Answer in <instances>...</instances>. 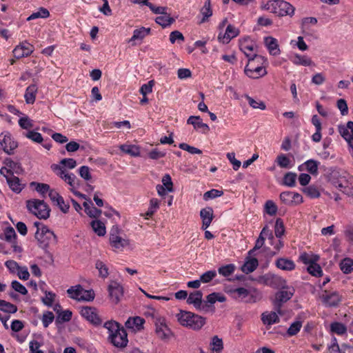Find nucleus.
Listing matches in <instances>:
<instances>
[{"label":"nucleus","instance_id":"nucleus-1","mask_svg":"<svg viewBox=\"0 0 353 353\" xmlns=\"http://www.w3.org/2000/svg\"><path fill=\"white\" fill-rule=\"evenodd\" d=\"M268 61L267 59L263 56L256 54H253V57L250 58L248 63L245 67V74L251 79H259L267 74V70L263 65H254L255 62L259 64H264Z\"/></svg>","mask_w":353,"mask_h":353},{"label":"nucleus","instance_id":"nucleus-2","mask_svg":"<svg viewBox=\"0 0 353 353\" xmlns=\"http://www.w3.org/2000/svg\"><path fill=\"white\" fill-rule=\"evenodd\" d=\"M176 317L181 325L194 330H200L205 323V318L190 312L181 310Z\"/></svg>","mask_w":353,"mask_h":353},{"label":"nucleus","instance_id":"nucleus-3","mask_svg":"<svg viewBox=\"0 0 353 353\" xmlns=\"http://www.w3.org/2000/svg\"><path fill=\"white\" fill-rule=\"evenodd\" d=\"M34 225L37 228L35 238L38 241L39 247L47 248L50 245L57 243V236L47 226L39 222H34Z\"/></svg>","mask_w":353,"mask_h":353},{"label":"nucleus","instance_id":"nucleus-4","mask_svg":"<svg viewBox=\"0 0 353 353\" xmlns=\"http://www.w3.org/2000/svg\"><path fill=\"white\" fill-rule=\"evenodd\" d=\"M263 8L270 12L278 16H292L294 12V8L288 2L283 0H271L268 1Z\"/></svg>","mask_w":353,"mask_h":353},{"label":"nucleus","instance_id":"nucleus-5","mask_svg":"<svg viewBox=\"0 0 353 353\" xmlns=\"http://www.w3.org/2000/svg\"><path fill=\"white\" fill-rule=\"evenodd\" d=\"M27 208L39 219H46L50 216V210L43 201L39 199L28 200L27 201Z\"/></svg>","mask_w":353,"mask_h":353},{"label":"nucleus","instance_id":"nucleus-6","mask_svg":"<svg viewBox=\"0 0 353 353\" xmlns=\"http://www.w3.org/2000/svg\"><path fill=\"white\" fill-rule=\"evenodd\" d=\"M333 184L343 193L353 197V176L349 173L343 171Z\"/></svg>","mask_w":353,"mask_h":353},{"label":"nucleus","instance_id":"nucleus-7","mask_svg":"<svg viewBox=\"0 0 353 353\" xmlns=\"http://www.w3.org/2000/svg\"><path fill=\"white\" fill-rule=\"evenodd\" d=\"M68 296L78 301H91L94 299V291L86 290L81 285L72 286L67 290Z\"/></svg>","mask_w":353,"mask_h":353},{"label":"nucleus","instance_id":"nucleus-8","mask_svg":"<svg viewBox=\"0 0 353 353\" xmlns=\"http://www.w3.org/2000/svg\"><path fill=\"white\" fill-rule=\"evenodd\" d=\"M256 281L260 283L274 289L284 288L286 281L281 276L268 272L264 275L259 276Z\"/></svg>","mask_w":353,"mask_h":353},{"label":"nucleus","instance_id":"nucleus-9","mask_svg":"<svg viewBox=\"0 0 353 353\" xmlns=\"http://www.w3.org/2000/svg\"><path fill=\"white\" fill-rule=\"evenodd\" d=\"M225 292L232 299L236 300H245L247 303H255L259 300V294L256 293V295H250L248 299H245L249 295L250 292L245 288H226Z\"/></svg>","mask_w":353,"mask_h":353},{"label":"nucleus","instance_id":"nucleus-10","mask_svg":"<svg viewBox=\"0 0 353 353\" xmlns=\"http://www.w3.org/2000/svg\"><path fill=\"white\" fill-rule=\"evenodd\" d=\"M80 314L94 326H99L102 324V319L99 314V312L97 309L94 307H81L80 309Z\"/></svg>","mask_w":353,"mask_h":353},{"label":"nucleus","instance_id":"nucleus-11","mask_svg":"<svg viewBox=\"0 0 353 353\" xmlns=\"http://www.w3.org/2000/svg\"><path fill=\"white\" fill-rule=\"evenodd\" d=\"M0 145L6 154L10 155L18 147V143L14 141L10 132L6 131L0 134Z\"/></svg>","mask_w":353,"mask_h":353},{"label":"nucleus","instance_id":"nucleus-12","mask_svg":"<svg viewBox=\"0 0 353 353\" xmlns=\"http://www.w3.org/2000/svg\"><path fill=\"white\" fill-rule=\"evenodd\" d=\"M322 303L328 307H336L341 301L342 296L336 291L324 290L320 296Z\"/></svg>","mask_w":353,"mask_h":353},{"label":"nucleus","instance_id":"nucleus-13","mask_svg":"<svg viewBox=\"0 0 353 353\" xmlns=\"http://www.w3.org/2000/svg\"><path fill=\"white\" fill-rule=\"evenodd\" d=\"M110 243L112 247L116 250H122L128 245V241L119 235V230L117 227H113L110 233Z\"/></svg>","mask_w":353,"mask_h":353},{"label":"nucleus","instance_id":"nucleus-14","mask_svg":"<svg viewBox=\"0 0 353 353\" xmlns=\"http://www.w3.org/2000/svg\"><path fill=\"white\" fill-rule=\"evenodd\" d=\"M54 170H57V174L67 183L72 188H75L78 185L77 176L72 173H68L63 167L58 165H53Z\"/></svg>","mask_w":353,"mask_h":353},{"label":"nucleus","instance_id":"nucleus-15","mask_svg":"<svg viewBox=\"0 0 353 353\" xmlns=\"http://www.w3.org/2000/svg\"><path fill=\"white\" fill-rule=\"evenodd\" d=\"M34 51V47L27 41H23L17 46L12 52L16 59H21L30 55Z\"/></svg>","mask_w":353,"mask_h":353},{"label":"nucleus","instance_id":"nucleus-16","mask_svg":"<svg viewBox=\"0 0 353 353\" xmlns=\"http://www.w3.org/2000/svg\"><path fill=\"white\" fill-rule=\"evenodd\" d=\"M266 237H268V239L271 241H272L274 239L272 231L268 228L267 225L262 229L259 238L256 239L255 242V245L254 248L249 251V254H252L255 250L261 248L264 245Z\"/></svg>","mask_w":353,"mask_h":353},{"label":"nucleus","instance_id":"nucleus-17","mask_svg":"<svg viewBox=\"0 0 353 353\" xmlns=\"http://www.w3.org/2000/svg\"><path fill=\"white\" fill-rule=\"evenodd\" d=\"M110 342L117 347H125L128 342V335L124 328L109 336Z\"/></svg>","mask_w":353,"mask_h":353},{"label":"nucleus","instance_id":"nucleus-18","mask_svg":"<svg viewBox=\"0 0 353 353\" xmlns=\"http://www.w3.org/2000/svg\"><path fill=\"white\" fill-rule=\"evenodd\" d=\"M108 291L112 302L117 304L123 294L122 286L116 281H112L108 286Z\"/></svg>","mask_w":353,"mask_h":353},{"label":"nucleus","instance_id":"nucleus-19","mask_svg":"<svg viewBox=\"0 0 353 353\" xmlns=\"http://www.w3.org/2000/svg\"><path fill=\"white\" fill-rule=\"evenodd\" d=\"M294 291V290L293 289L292 290H281L276 294L274 305L279 313L281 314L280 308L281 307L282 304L287 302L292 297Z\"/></svg>","mask_w":353,"mask_h":353},{"label":"nucleus","instance_id":"nucleus-20","mask_svg":"<svg viewBox=\"0 0 353 353\" xmlns=\"http://www.w3.org/2000/svg\"><path fill=\"white\" fill-rule=\"evenodd\" d=\"M255 43L248 38H245L239 41L240 50L245 54L248 59L253 57L254 52Z\"/></svg>","mask_w":353,"mask_h":353},{"label":"nucleus","instance_id":"nucleus-21","mask_svg":"<svg viewBox=\"0 0 353 353\" xmlns=\"http://www.w3.org/2000/svg\"><path fill=\"white\" fill-rule=\"evenodd\" d=\"M239 32L240 31L238 28L234 27L233 25L229 24L223 35L221 33L219 34L218 39L223 43H228L232 39L237 37L239 34Z\"/></svg>","mask_w":353,"mask_h":353},{"label":"nucleus","instance_id":"nucleus-22","mask_svg":"<svg viewBox=\"0 0 353 353\" xmlns=\"http://www.w3.org/2000/svg\"><path fill=\"white\" fill-rule=\"evenodd\" d=\"M200 216L202 219L201 229L205 230L210 225L214 218L212 208L206 207L201 209L200 211Z\"/></svg>","mask_w":353,"mask_h":353},{"label":"nucleus","instance_id":"nucleus-23","mask_svg":"<svg viewBox=\"0 0 353 353\" xmlns=\"http://www.w3.org/2000/svg\"><path fill=\"white\" fill-rule=\"evenodd\" d=\"M290 60L296 65L311 66L314 65L312 59L307 55H301L297 53L290 57Z\"/></svg>","mask_w":353,"mask_h":353},{"label":"nucleus","instance_id":"nucleus-24","mask_svg":"<svg viewBox=\"0 0 353 353\" xmlns=\"http://www.w3.org/2000/svg\"><path fill=\"white\" fill-rule=\"evenodd\" d=\"M144 323V319L140 316L130 317L126 321L125 326L132 331H139L143 327Z\"/></svg>","mask_w":353,"mask_h":353},{"label":"nucleus","instance_id":"nucleus-25","mask_svg":"<svg viewBox=\"0 0 353 353\" xmlns=\"http://www.w3.org/2000/svg\"><path fill=\"white\" fill-rule=\"evenodd\" d=\"M187 123L192 125L195 130H201L204 133L210 130L209 126L203 123L202 119L199 116H190L187 120Z\"/></svg>","mask_w":353,"mask_h":353},{"label":"nucleus","instance_id":"nucleus-26","mask_svg":"<svg viewBox=\"0 0 353 353\" xmlns=\"http://www.w3.org/2000/svg\"><path fill=\"white\" fill-rule=\"evenodd\" d=\"M320 163L314 159H309L304 162L302 165L299 166V170H306L310 174L312 175H317L318 168Z\"/></svg>","mask_w":353,"mask_h":353},{"label":"nucleus","instance_id":"nucleus-27","mask_svg":"<svg viewBox=\"0 0 353 353\" xmlns=\"http://www.w3.org/2000/svg\"><path fill=\"white\" fill-rule=\"evenodd\" d=\"M264 42L271 55L276 56L280 54L281 50L279 47L278 41L275 38L267 37L265 38Z\"/></svg>","mask_w":353,"mask_h":353},{"label":"nucleus","instance_id":"nucleus-28","mask_svg":"<svg viewBox=\"0 0 353 353\" xmlns=\"http://www.w3.org/2000/svg\"><path fill=\"white\" fill-rule=\"evenodd\" d=\"M275 265L277 268L285 271H292L296 267L294 262L288 258H279L275 261Z\"/></svg>","mask_w":353,"mask_h":353},{"label":"nucleus","instance_id":"nucleus-29","mask_svg":"<svg viewBox=\"0 0 353 353\" xmlns=\"http://www.w3.org/2000/svg\"><path fill=\"white\" fill-rule=\"evenodd\" d=\"M202 296L203 294L199 290L192 292L188 297L187 303L188 304H193L197 310H200L201 307Z\"/></svg>","mask_w":353,"mask_h":353},{"label":"nucleus","instance_id":"nucleus-30","mask_svg":"<svg viewBox=\"0 0 353 353\" xmlns=\"http://www.w3.org/2000/svg\"><path fill=\"white\" fill-rule=\"evenodd\" d=\"M37 86L35 84L30 85L26 90L24 99L28 104H33L36 99Z\"/></svg>","mask_w":353,"mask_h":353},{"label":"nucleus","instance_id":"nucleus-31","mask_svg":"<svg viewBox=\"0 0 353 353\" xmlns=\"http://www.w3.org/2000/svg\"><path fill=\"white\" fill-rule=\"evenodd\" d=\"M10 177V178L6 181L10 188L15 193H20L24 188L25 185L21 183L19 179L17 176L14 175L13 176Z\"/></svg>","mask_w":353,"mask_h":353},{"label":"nucleus","instance_id":"nucleus-32","mask_svg":"<svg viewBox=\"0 0 353 353\" xmlns=\"http://www.w3.org/2000/svg\"><path fill=\"white\" fill-rule=\"evenodd\" d=\"M261 321L265 325H272L279 322V318L275 312H263L261 314Z\"/></svg>","mask_w":353,"mask_h":353},{"label":"nucleus","instance_id":"nucleus-33","mask_svg":"<svg viewBox=\"0 0 353 353\" xmlns=\"http://www.w3.org/2000/svg\"><path fill=\"white\" fill-rule=\"evenodd\" d=\"M259 265V261L256 258H252L246 261L241 266V271L245 274L254 272Z\"/></svg>","mask_w":353,"mask_h":353},{"label":"nucleus","instance_id":"nucleus-34","mask_svg":"<svg viewBox=\"0 0 353 353\" xmlns=\"http://www.w3.org/2000/svg\"><path fill=\"white\" fill-rule=\"evenodd\" d=\"M150 31L151 29L150 28L141 27L139 29H135L133 32V35L130 39L129 42H132L135 40H142L150 33Z\"/></svg>","mask_w":353,"mask_h":353},{"label":"nucleus","instance_id":"nucleus-35","mask_svg":"<svg viewBox=\"0 0 353 353\" xmlns=\"http://www.w3.org/2000/svg\"><path fill=\"white\" fill-rule=\"evenodd\" d=\"M200 12L202 15V19L200 23H203L208 20V19L212 15V10L211 8L210 0H207L204 3L203 6L201 8Z\"/></svg>","mask_w":353,"mask_h":353},{"label":"nucleus","instance_id":"nucleus-36","mask_svg":"<svg viewBox=\"0 0 353 353\" xmlns=\"http://www.w3.org/2000/svg\"><path fill=\"white\" fill-rule=\"evenodd\" d=\"M93 231L99 236H103L106 233L105 224L99 220H93L90 223Z\"/></svg>","mask_w":353,"mask_h":353},{"label":"nucleus","instance_id":"nucleus-37","mask_svg":"<svg viewBox=\"0 0 353 353\" xmlns=\"http://www.w3.org/2000/svg\"><path fill=\"white\" fill-rule=\"evenodd\" d=\"M349 347L345 344L342 345L341 347H340L336 338L333 336L331 340V344L328 346V350L330 353H345V349Z\"/></svg>","mask_w":353,"mask_h":353},{"label":"nucleus","instance_id":"nucleus-38","mask_svg":"<svg viewBox=\"0 0 353 353\" xmlns=\"http://www.w3.org/2000/svg\"><path fill=\"white\" fill-rule=\"evenodd\" d=\"M330 327V332L337 335H343L347 332V327L340 322H332Z\"/></svg>","mask_w":353,"mask_h":353},{"label":"nucleus","instance_id":"nucleus-39","mask_svg":"<svg viewBox=\"0 0 353 353\" xmlns=\"http://www.w3.org/2000/svg\"><path fill=\"white\" fill-rule=\"evenodd\" d=\"M83 206L85 208V213L92 218H98L100 216L101 214V210H99L96 207L93 205V204L91 203V204H88L86 202L83 203Z\"/></svg>","mask_w":353,"mask_h":353},{"label":"nucleus","instance_id":"nucleus-40","mask_svg":"<svg viewBox=\"0 0 353 353\" xmlns=\"http://www.w3.org/2000/svg\"><path fill=\"white\" fill-rule=\"evenodd\" d=\"M103 327L108 330L109 336H110L112 334H115L117 332H119L120 330L123 328L120 325L119 323H117L115 321H108L105 322L103 325Z\"/></svg>","mask_w":353,"mask_h":353},{"label":"nucleus","instance_id":"nucleus-41","mask_svg":"<svg viewBox=\"0 0 353 353\" xmlns=\"http://www.w3.org/2000/svg\"><path fill=\"white\" fill-rule=\"evenodd\" d=\"M50 16L49 11L43 7L39 8L38 11L32 12L28 18L27 21L34 20L38 18L46 19Z\"/></svg>","mask_w":353,"mask_h":353},{"label":"nucleus","instance_id":"nucleus-42","mask_svg":"<svg viewBox=\"0 0 353 353\" xmlns=\"http://www.w3.org/2000/svg\"><path fill=\"white\" fill-rule=\"evenodd\" d=\"M120 149L122 152L130 154L131 156L133 157H137L140 154L139 147L134 145L123 144L120 146Z\"/></svg>","mask_w":353,"mask_h":353},{"label":"nucleus","instance_id":"nucleus-43","mask_svg":"<svg viewBox=\"0 0 353 353\" xmlns=\"http://www.w3.org/2000/svg\"><path fill=\"white\" fill-rule=\"evenodd\" d=\"M0 310L6 313L14 314L17 312V307L10 302L0 299Z\"/></svg>","mask_w":353,"mask_h":353},{"label":"nucleus","instance_id":"nucleus-44","mask_svg":"<svg viewBox=\"0 0 353 353\" xmlns=\"http://www.w3.org/2000/svg\"><path fill=\"white\" fill-rule=\"evenodd\" d=\"M163 14V15L162 16L157 17L155 19L156 23L161 26L163 28H166L170 26L174 21V19L168 15L167 13Z\"/></svg>","mask_w":353,"mask_h":353},{"label":"nucleus","instance_id":"nucleus-45","mask_svg":"<svg viewBox=\"0 0 353 353\" xmlns=\"http://www.w3.org/2000/svg\"><path fill=\"white\" fill-rule=\"evenodd\" d=\"M276 162L282 168H291L292 167L291 160L284 154H279L276 159Z\"/></svg>","mask_w":353,"mask_h":353},{"label":"nucleus","instance_id":"nucleus-46","mask_svg":"<svg viewBox=\"0 0 353 353\" xmlns=\"http://www.w3.org/2000/svg\"><path fill=\"white\" fill-rule=\"evenodd\" d=\"M340 268L345 274H349L353 270V260L350 258L343 259L340 263Z\"/></svg>","mask_w":353,"mask_h":353},{"label":"nucleus","instance_id":"nucleus-47","mask_svg":"<svg viewBox=\"0 0 353 353\" xmlns=\"http://www.w3.org/2000/svg\"><path fill=\"white\" fill-rule=\"evenodd\" d=\"M223 348V343L222 339L217 336H213L212 339V342L210 343V349L212 352H221Z\"/></svg>","mask_w":353,"mask_h":353},{"label":"nucleus","instance_id":"nucleus-48","mask_svg":"<svg viewBox=\"0 0 353 353\" xmlns=\"http://www.w3.org/2000/svg\"><path fill=\"white\" fill-rule=\"evenodd\" d=\"M296 174L294 172H288L283 176V184L288 187H294L296 185Z\"/></svg>","mask_w":353,"mask_h":353},{"label":"nucleus","instance_id":"nucleus-49","mask_svg":"<svg viewBox=\"0 0 353 353\" xmlns=\"http://www.w3.org/2000/svg\"><path fill=\"white\" fill-rule=\"evenodd\" d=\"M235 270V265L234 264H228L223 265L218 269V272L223 276H229L234 273Z\"/></svg>","mask_w":353,"mask_h":353},{"label":"nucleus","instance_id":"nucleus-50","mask_svg":"<svg viewBox=\"0 0 353 353\" xmlns=\"http://www.w3.org/2000/svg\"><path fill=\"white\" fill-rule=\"evenodd\" d=\"M302 327V321L300 320H296L292 323L290 326L287 330V334L290 336H292L296 335L301 330Z\"/></svg>","mask_w":353,"mask_h":353},{"label":"nucleus","instance_id":"nucleus-51","mask_svg":"<svg viewBox=\"0 0 353 353\" xmlns=\"http://www.w3.org/2000/svg\"><path fill=\"white\" fill-rule=\"evenodd\" d=\"M207 301L211 304H213L216 301L223 303L226 301V297L221 293L213 292L207 296Z\"/></svg>","mask_w":353,"mask_h":353},{"label":"nucleus","instance_id":"nucleus-52","mask_svg":"<svg viewBox=\"0 0 353 353\" xmlns=\"http://www.w3.org/2000/svg\"><path fill=\"white\" fill-rule=\"evenodd\" d=\"M159 208V202L157 199H152L150 201V207L145 212V219L151 217Z\"/></svg>","mask_w":353,"mask_h":353},{"label":"nucleus","instance_id":"nucleus-53","mask_svg":"<svg viewBox=\"0 0 353 353\" xmlns=\"http://www.w3.org/2000/svg\"><path fill=\"white\" fill-rule=\"evenodd\" d=\"M307 272L312 276H321L323 274V271L321 266L315 261L307 267Z\"/></svg>","mask_w":353,"mask_h":353},{"label":"nucleus","instance_id":"nucleus-54","mask_svg":"<svg viewBox=\"0 0 353 353\" xmlns=\"http://www.w3.org/2000/svg\"><path fill=\"white\" fill-rule=\"evenodd\" d=\"M23 134L28 139L37 143H41L43 141L42 135L39 132H35L34 130H30L23 133Z\"/></svg>","mask_w":353,"mask_h":353},{"label":"nucleus","instance_id":"nucleus-55","mask_svg":"<svg viewBox=\"0 0 353 353\" xmlns=\"http://www.w3.org/2000/svg\"><path fill=\"white\" fill-rule=\"evenodd\" d=\"M96 268L99 270V276L103 279L107 278L109 275L108 268L106 265L101 261H97L95 263Z\"/></svg>","mask_w":353,"mask_h":353},{"label":"nucleus","instance_id":"nucleus-56","mask_svg":"<svg viewBox=\"0 0 353 353\" xmlns=\"http://www.w3.org/2000/svg\"><path fill=\"white\" fill-rule=\"evenodd\" d=\"M31 187H34L37 192L43 195L50 190V185L46 183H41L37 182L30 183Z\"/></svg>","mask_w":353,"mask_h":353},{"label":"nucleus","instance_id":"nucleus-57","mask_svg":"<svg viewBox=\"0 0 353 353\" xmlns=\"http://www.w3.org/2000/svg\"><path fill=\"white\" fill-rule=\"evenodd\" d=\"M303 191L307 196L311 199H315L320 196L319 189L314 185L306 187L303 188Z\"/></svg>","mask_w":353,"mask_h":353},{"label":"nucleus","instance_id":"nucleus-58","mask_svg":"<svg viewBox=\"0 0 353 353\" xmlns=\"http://www.w3.org/2000/svg\"><path fill=\"white\" fill-rule=\"evenodd\" d=\"M299 259L301 260V262H303L304 264L308 266L309 265L312 264L315 261H317L319 257L304 252L301 254V256H299Z\"/></svg>","mask_w":353,"mask_h":353},{"label":"nucleus","instance_id":"nucleus-59","mask_svg":"<svg viewBox=\"0 0 353 353\" xmlns=\"http://www.w3.org/2000/svg\"><path fill=\"white\" fill-rule=\"evenodd\" d=\"M223 194V192L221 190L212 189L209 191H207L203 194V199L205 201H208L209 199H213L219 196H221Z\"/></svg>","mask_w":353,"mask_h":353},{"label":"nucleus","instance_id":"nucleus-60","mask_svg":"<svg viewBox=\"0 0 353 353\" xmlns=\"http://www.w3.org/2000/svg\"><path fill=\"white\" fill-rule=\"evenodd\" d=\"M246 99L249 105L254 109L258 108L260 110H265L266 108L265 103L262 101L255 100L249 96H247Z\"/></svg>","mask_w":353,"mask_h":353},{"label":"nucleus","instance_id":"nucleus-61","mask_svg":"<svg viewBox=\"0 0 353 353\" xmlns=\"http://www.w3.org/2000/svg\"><path fill=\"white\" fill-rule=\"evenodd\" d=\"M170 332V330L165 325H161L156 329V333L161 339L168 338Z\"/></svg>","mask_w":353,"mask_h":353},{"label":"nucleus","instance_id":"nucleus-62","mask_svg":"<svg viewBox=\"0 0 353 353\" xmlns=\"http://www.w3.org/2000/svg\"><path fill=\"white\" fill-rule=\"evenodd\" d=\"M285 232L284 225L281 219H277L275 223L274 233L277 238H281Z\"/></svg>","mask_w":353,"mask_h":353},{"label":"nucleus","instance_id":"nucleus-63","mask_svg":"<svg viewBox=\"0 0 353 353\" xmlns=\"http://www.w3.org/2000/svg\"><path fill=\"white\" fill-rule=\"evenodd\" d=\"M216 276L215 270H209L202 274L200 276V281L202 283H207L211 281Z\"/></svg>","mask_w":353,"mask_h":353},{"label":"nucleus","instance_id":"nucleus-64","mask_svg":"<svg viewBox=\"0 0 353 353\" xmlns=\"http://www.w3.org/2000/svg\"><path fill=\"white\" fill-rule=\"evenodd\" d=\"M277 206L272 201H268L265 204V211L267 214L274 216L276 214Z\"/></svg>","mask_w":353,"mask_h":353}]
</instances>
